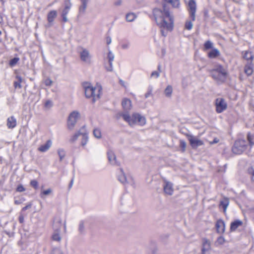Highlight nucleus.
<instances>
[{
  "label": "nucleus",
  "instance_id": "11",
  "mask_svg": "<svg viewBox=\"0 0 254 254\" xmlns=\"http://www.w3.org/2000/svg\"><path fill=\"white\" fill-rule=\"evenodd\" d=\"M188 7L190 16L191 18L192 21H194L195 19V13L196 9V4L195 2L193 0H189Z\"/></svg>",
  "mask_w": 254,
  "mask_h": 254
},
{
  "label": "nucleus",
  "instance_id": "64",
  "mask_svg": "<svg viewBox=\"0 0 254 254\" xmlns=\"http://www.w3.org/2000/svg\"><path fill=\"white\" fill-rule=\"evenodd\" d=\"M1 34V32L0 31V35Z\"/></svg>",
  "mask_w": 254,
  "mask_h": 254
},
{
  "label": "nucleus",
  "instance_id": "58",
  "mask_svg": "<svg viewBox=\"0 0 254 254\" xmlns=\"http://www.w3.org/2000/svg\"><path fill=\"white\" fill-rule=\"evenodd\" d=\"M218 141H219V139H218L217 138H215L214 139L213 141L210 142V143L211 144H214V143H217L218 142Z\"/></svg>",
  "mask_w": 254,
  "mask_h": 254
},
{
  "label": "nucleus",
  "instance_id": "1",
  "mask_svg": "<svg viewBox=\"0 0 254 254\" xmlns=\"http://www.w3.org/2000/svg\"><path fill=\"white\" fill-rule=\"evenodd\" d=\"M153 15L157 25L159 27L161 34L166 37L168 31H171L174 28V17L164 4L163 9L155 8Z\"/></svg>",
  "mask_w": 254,
  "mask_h": 254
},
{
  "label": "nucleus",
  "instance_id": "4",
  "mask_svg": "<svg viewBox=\"0 0 254 254\" xmlns=\"http://www.w3.org/2000/svg\"><path fill=\"white\" fill-rule=\"evenodd\" d=\"M84 89L85 96L87 98L92 97L93 102L99 98L100 92L101 89L98 88L96 89L91 85L89 83H84L83 85Z\"/></svg>",
  "mask_w": 254,
  "mask_h": 254
},
{
  "label": "nucleus",
  "instance_id": "8",
  "mask_svg": "<svg viewBox=\"0 0 254 254\" xmlns=\"http://www.w3.org/2000/svg\"><path fill=\"white\" fill-rule=\"evenodd\" d=\"M215 106L216 112L221 113L226 110L227 104L223 98H218L215 100Z\"/></svg>",
  "mask_w": 254,
  "mask_h": 254
},
{
  "label": "nucleus",
  "instance_id": "43",
  "mask_svg": "<svg viewBox=\"0 0 254 254\" xmlns=\"http://www.w3.org/2000/svg\"><path fill=\"white\" fill-rule=\"evenodd\" d=\"M19 59L18 58H14L9 61V65L11 66H14L17 62L19 61Z\"/></svg>",
  "mask_w": 254,
  "mask_h": 254
},
{
  "label": "nucleus",
  "instance_id": "35",
  "mask_svg": "<svg viewBox=\"0 0 254 254\" xmlns=\"http://www.w3.org/2000/svg\"><path fill=\"white\" fill-rule=\"evenodd\" d=\"M247 139L249 141V145L252 147L254 145V135L250 133L247 134Z\"/></svg>",
  "mask_w": 254,
  "mask_h": 254
},
{
  "label": "nucleus",
  "instance_id": "46",
  "mask_svg": "<svg viewBox=\"0 0 254 254\" xmlns=\"http://www.w3.org/2000/svg\"><path fill=\"white\" fill-rule=\"evenodd\" d=\"M193 24L191 21H187L185 24V27L188 30L192 29Z\"/></svg>",
  "mask_w": 254,
  "mask_h": 254
},
{
  "label": "nucleus",
  "instance_id": "9",
  "mask_svg": "<svg viewBox=\"0 0 254 254\" xmlns=\"http://www.w3.org/2000/svg\"><path fill=\"white\" fill-rule=\"evenodd\" d=\"M188 140L190 141V144L193 148H196L197 147L202 145L203 142L202 140L198 139L197 137H195L191 135H188Z\"/></svg>",
  "mask_w": 254,
  "mask_h": 254
},
{
  "label": "nucleus",
  "instance_id": "25",
  "mask_svg": "<svg viewBox=\"0 0 254 254\" xmlns=\"http://www.w3.org/2000/svg\"><path fill=\"white\" fill-rule=\"evenodd\" d=\"M80 1L81 2V4L79 7V14H82L84 13L85 12L88 0H80Z\"/></svg>",
  "mask_w": 254,
  "mask_h": 254
},
{
  "label": "nucleus",
  "instance_id": "27",
  "mask_svg": "<svg viewBox=\"0 0 254 254\" xmlns=\"http://www.w3.org/2000/svg\"><path fill=\"white\" fill-rule=\"evenodd\" d=\"M57 16V12L56 10L50 11L47 15V20L49 23H52L54 21V19Z\"/></svg>",
  "mask_w": 254,
  "mask_h": 254
},
{
  "label": "nucleus",
  "instance_id": "42",
  "mask_svg": "<svg viewBox=\"0 0 254 254\" xmlns=\"http://www.w3.org/2000/svg\"><path fill=\"white\" fill-rule=\"evenodd\" d=\"M52 190L51 189H48L47 190H45L41 192L40 194L41 197L43 198L44 195H47L50 194L52 192Z\"/></svg>",
  "mask_w": 254,
  "mask_h": 254
},
{
  "label": "nucleus",
  "instance_id": "10",
  "mask_svg": "<svg viewBox=\"0 0 254 254\" xmlns=\"http://www.w3.org/2000/svg\"><path fill=\"white\" fill-rule=\"evenodd\" d=\"M79 54L82 61L87 64L91 63V56L88 50L82 48V51L80 52Z\"/></svg>",
  "mask_w": 254,
  "mask_h": 254
},
{
  "label": "nucleus",
  "instance_id": "7",
  "mask_svg": "<svg viewBox=\"0 0 254 254\" xmlns=\"http://www.w3.org/2000/svg\"><path fill=\"white\" fill-rule=\"evenodd\" d=\"M247 147L246 141L244 139H239L237 140L232 147V152L236 154H240Z\"/></svg>",
  "mask_w": 254,
  "mask_h": 254
},
{
  "label": "nucleus",
  "instance_id": "62",
  "mask_svg": "<svg viewBox=\"0 0 254 254\" xmlns=\"http://www.w3.org/2000/svg\"><path fill=\"white\" fill-rule=\"evenodd\" d=\"M252 179L253 181H254V172H253V175H252Z\"/></svg>",
  "mask_w": 254,
  "mask_h": 254
},
{
  "label": "nucleus",
  "instance_id": "29",
  "mask_svg": "<svg viewBox=\"0 0 254 254\" xmlns=\"http://www.w3.org/2000/svg\"><path fill=\"white\" fill-rule=\"evenodd\" d=\"M16 80L14 82V87L15 89L16 88H21L22 86L21 85V82H22V78L21 76L17 75L16 76Z\"/></svg>",
  "mask_w": 254,
  "mask_h": 254
},
{
  "label": "nucleus",
  "instance_id": "12",
  "mask_svg": "<svg viewBox=\"0 0 254 254\" xmlns=\"http://www.w3.org/2000/svg\"><path fill=\"white\" fill-rule=\"evenodd\" d=\"M163 190L166 194L172 195L174 192L173 184L167 180H164L163 184Z\"/></svg>",
  "mask_w": 254,
  "mask_h": 254
},
{
  "label": "nucleus",
  "instance_id": "49",
  "mask_svg": "<svg viewBox=\"0 0 254 254\" xmlns=\"http://www.w3.org/2000/svg\"><path fill=\"white\" fill-rule=\"evenodd\" d=\"M53 81L51 79L48 78L44 81V83L46 86H51L52 84Z\"/></svg>",
  "mask_w": 254,
  "mask_h": 254
},
{
  "label": "nucleus",
  "instance_id": "3",
  "mask_svg": "<svg viewBox=\"0 0 254 254\" xmlns=\"http://www.w3.org/2000/svg\"><path fill=\"white\" fill-rule=\"evenodd\" d=\"M212 77L218 83H223L227 79L228 72L226 68L220 64H216L209 70Z\"/></svg>",
  "mask_w": 254,
  "mask_h": 254
},
{
  "label": "nucleus",
  "instance_id": "51",
  "mask_svg": "<svg viewBox=\"0 0 254 254\" xmlns=\"http://www.w3.org/2000/svg\"><path fill=\"white\" fill-rule=\"evenodd\" d=\"M30 184L34 188L36 189L37 188L38 182L36 180H32L30 182Z\"/></svg>",
  "mask_w": 254,
  "mask_h": 254
},
{
  "label": "nucleus",
  "instance_id": "33",
  "mask_svg": "<svg viewBox=\"0 0 254 254\" xmlns=\"http://www.w3.org/2000/svg\"><path fill=\"white\" fill-rule=\"evenodd\" d=\"M173 92V88L171 85H168L164 91V94L167 97H170Z\"/></svg>",
  "mask_w": 254,
  "mask_h": 254
},
{
  "label": "nucleus",
  "instance_id": "20",
  "mask_svg": "<svg viewBox=\"0 0 254 254\" xmlns=\"http://www.w3.org/2000/svg\"><path fill=\"white\" fill-rule=\"evenodd\" d=\"M64 7L62 10V14L64 15H67L71 8L72 3L70 0H65L64 3Z\"/></svg>",
  "mask_w": 254,
  "mask_h": 254
},
{
  "label": "nucleus",
  "instance_id": "39",
  "mask_svg": "<svg viewBox=\"0 0 254 254\" xmlns=\"http://www.w3.org/2000/svg\"><path fill=\"white\" fill-rule=\"evenodd\" d=\"M225 242V240L224 237L222 236H220L218 237L215 242L216 245H223Z\"/></svg>",
  "mask_w": 254,
  "mask_h": 254
},
{
  "label": "nucleus",
  "instance_id": "55",
  "mask_svg": "<svg viewBox=\"0 0 254 254\" xmlns=\"http://www.w3.org/2000/svg\"><path fill=\"white\" fill-rule=\"evenodd\" d=\"M67 15H64V14H62V16L63 17V21L64 22H66L68 21V19H67Z\"/></svg>",
  "mask_w": 254,
  "mask_h": 254
},
{
  "label": "nucleus",
  "instance_id": "26",
  "mask_svg": "<svg viewBox=\"0 0 254 254\" xmlns=\"http://www.w3.org/2000/svg\"><path fill=\"white\" fill-rule=\"evenodd\" d=\"M243 57L244 59L248 61V62L253 63L254 57L252 53L248 51L243 52Z\"/></svg>",
  "mask_w": 254,
  "mask_h": 254
},
{
  "label": "nucleus",
  "instance_id": "53",
  "mask_svg": "<svg viewBox=\"0 0 254 254\" xmlns=\"http://www.w3.org/2000/svg\"><path fill=\"white\" fill-rule=\"evenodd\" d=\"M129 44L128 43H124L122 45V48L123 49H127L128 48Z\"/></svg>",
  "mask_w": 254,
  "mask_h": 254
},
{
  "label": "nucleus",
  "instance_id": "34",
  "mask_svg": "<svg viewBox=\"0 0 254 254\" xmlns=\"http://www.w3.org/2000/svg\"><path fill=\"white\" fill-rule=\"evenodd\" d=\"M213 43L209 40L206 41L204 44L203 50L206 51L209 49H212L213 48Z\"/></svg>",
  "mask_w": 254,
  "mask_h": 254
},
{
  "label": "nucleus",
  "instance_id": "24",
  "mask_svg": "<svg viewBox=\"0 0 254 254\" xmlns=\"http://www.w3.org/2000/svg\"><path fill=\"white\" fill-rule=\"evenodd\" d=\"M243 225V222L240 220H236L232 222L230 226L231 231H235L239 227Z\"/></svg>",
  "mask_w": 254,
  "mask_h": 254
},
{
  "label": "nucleus",
  "instance_id": "59",
  "mask_svg": "<svg viewBox=\"0 0 254 254\" xmlns=\"http://www.w3.org/2000/svg\"><path fill=\"white\" fill-rule=\"evenodd\" d=\"M151 94V91H149L148 92H147L146 93H145V97L146 98H147Z\"/></svg>",
  "mask_w": 254,
  "mask_h": 254
},
{
  "label": "nucleus",
  "instance_id": "2",
  "mask_svg": "<svg viewBox=\"0 0 254 254\" xmlns=\"http://www.w3.org/2000/svg\"><path fill=\"white\" fill-rule=\"evenodd\" d=\"M121 116L124 120L131 127L136 125L143 126L146 123L145 117L137 113H133L130 116L127 112H125L122 113Z\"/></svg>",
  "mask_w": 254,
  "mask_h": 254
},
{
  "label": "nucleus",
  "instance_id": "38",
  "mask_svg": "<svg viewBox=\"0 0 254 254\" xmlns=\"http://www.w3.org/2000/svg\"><path fill=\"white\" fill-rule=\"evenodd\" d=\"M93 134L97 138H100L101 137V130L99 128H95L93 130Z\"/></svg>",
  "mask_w": 254,
  "mask_h": 254
},
{
  "label": "nucleus",
  "instance_id": "41",
  "mask_svg": "<svg viewBox=\"0 0 254 254\" xmlns=\"http://www.w3.org/2000/svg\"><path fill=\"white\" fill-rule=\"evenodd\" d=\"M58 155L60 157V160L62 161V159L65 156V152L63 149H59L58 151Z\"/></svg>",
  "mask_w": 254,
  "mask_h": 254
},
{
  "label": "nucleus",
  "instance_id": "30",
  "mask_svg": "<svg viewBox=\"0 0 254 254\" xmlns=\"http://www.w3.org/2000/svg\"><path fill=\"white\" fill-rule=\"evenodd\" d=\"M120 171L121 172V175L119 176V181L123 184H126L127 183V177L123 171V169L122 168L120 169Z\"/></svg>",
  "mask_w": 254,
  "mask_h": 254
},
{
  "label": "nucleus",
  "instance_id": "17",
  "mask_svg": "<svg viewBox=\"0 0 254 254\" xmlns=\"http://www.w3.org/2000/svg\"><path fill=\"white\" fill-rule=\"evenodd\" d=\"M253 64L252 62H248L244 66V72L248 75L250 76L253 73Z\"/></svg>",
  "mask_w": 254,
  "mask_h": 254
},
{
  "label": "nucleus",
  "instance_id": "15",
  "mask_svg": "<svg viewBox=\"0 0 254 254\" xmlns=\"http://www.w3.org/2000/svg\"><path fill=\"white\" fill-rule=\"evenodd\" d=\"M80 133H81V134L80 135V136L81 137V145L82 146H84L86 144L88 138L87 133L85 127H82L80 128Z\"/></svg>",
  "mask_w": 254,
  "mask_h": 254
},
{
  "label": "nucleus",
  "instance_id": "21",
  "mask_svg": "<svg viewBox=\"0 0 254 254\" xmlns=\"http://www.w3.org/2000/svg\"><path fill=\"white\" fill-rule=\"evenodd\" d=\"M52 141L50 140H49L47 141V142L41 146H40L38 148V150L42 152H44L47 151L49 149V148L51 147L52 145Z\"/></svg>",
  "mask_w": 254,
  "mask_h": 254
},
{
  "label": "nucleus",
  "instance_id": "63",
  "mask_svg": "<svg viewBox=\"0 0 254 254\" xmlns=\"http://www.w3.org/2000/svg\"><path fill=\"white\" fill-rule=\"evenodd\" d=\"M2 21V17L1 16H0V23Z\"/></svg>",
  "mask_w": 254,
  "mask_h": 254
},
{
  "label": "nucleus",
  "instance_id": "52",
  "mask_svg": "<svg viewBox=\"0 0 254 254\" xmlns=\"http://www.w3.org/2000/svg\"><path fill=\"white\" fill-rule=\"evenodd\" d=\"M159 75V73L156 71H153L151 74V77L155 76L156 78L158 77Z\"/></svg>",
  "mask_w": 254,
  "mask_h": 254
},
{
  "label": "nucleus",
  "instance_id": "37",
  "mask_svg": "<svg viewBox=\"0 0 254 254\" xmlns=\"http://www.w3.org/2000/svg\"><path fill=\"white\" fill-rule=\"evenodd\" d=\"M78 231L80 234L84 233L85 231V224L83 221H80L78 226Z\"/></svg>",
  "mask_w": 254,
  "mask_h": 254
},
{
  "label": "nucleus",
  "instance_id": "22",
  "mask_svg": "<svg viewBox=\"0 0 254 254\" xmlns=\"http://www.w3.org/2000/svg\"><path fill=\"white\" fill-rule=\"evenodd\" d=\"M220 55L219 51L217 49L213 48L208 54V57L210 59H214L219 57Z\"/></svg>",
  "mask_w": 254,
  "mask_h": 254
},
{
  "label": "nucleus",
  "instance_id": "47",
  "mask_svg": "<svg viewBox=\"0 0 254 254\" xmlns=\"http://www.w3.org/2000/svg\"><path fill=\"white\" fill-rule=\"evenodd\" d=\"M52 254H63V252L59 249H54Z\"/></svg>",
  "mask_w": 254,
  "mask_h": 254
},
{
  "label": "nucleus",
  "instance_id": "61",
  "mask_svg": "<svg viewBox=\"0 0 254 254\" xmlns=\"http://www.w3.org/2000/svg\"><path fill=\"white\" fill-rule=\"evenodd\" d=\"M64 231H66V225H65V221L64 222Z\"/></svg>",
  "mask_w": 254,
  "mask_h": 254
},
{
  "label": "nucleus",
  "instance_id": "31",
  "mask_svg": "<svg viewBox=\"0 0 254 254\" xmlns=\"http://www.w3.org/2000/svg\"><path fill=\"white\" fill-rule=\"evenodd\" d=\"M80 133V128L76 132H75L72 136H71L69 140V142L71 143L75 142L77 140L78 138L81 135V133Z\"/></svg>",
  "mask_w": 254,
  "mask_h": 254
},
{
  "label": "nucleus",
  "instance_id": "18",
  "mask_svg": "<svg viewBox=\"0 0 254 254\" xmlns=\"http://www.w3.org/2000/svg\"><path fill=\"white\" fill-rule=\"evenodd\" d=\"M216 227L218 233L222 234L225 232V223L223 221L218 220L216 224Z\"/></svg>",
  "mask_w": 254,
  "mask_h": 254
},
{
  "label": "nucleus",
  "instance_id": "54",
  "mask_svg": "<svg viewBox=\"0 0 254 254\" xmlns=\"http://www.w3.org/2000/svg\"><path fill=\"white\" fill-rule=\"evenodd\" d=\"M19 221L20 223H23L24 222V216L23 215L20 214L19 216Z\"/></svg>",
  "mask_w": 254,
  "mask_h": 254
},
{
  "label": "nucleus",
  "instance_id": "36",
  "mask_svg": "<svg viewBox=\"0 0 254 254\" xmlns=\"http://www.w3.org/2000/svg\"><path fill=\"white\" fill-rule=\"evenodd\" d=\"M136 16L133 13H129L127 14L126 19L127 21L132 22L135 18Z\"/></svg>",
  "mask_w": 254,
  "mask_h": 254
},
{
  "label": "nucleus",
  "instance_id": "56",
  "mask_svg": "<svg viewBox=\"0 0 254 254\" xmlns=\"http://www.w3.org/2000/svg\"><path fill=\"white\" fill-rule=\"evenodd\" d=\"M112 42V39L110 37H107L106 38V43L108 45H109Z\"/></svg>",
  "mask_w": 254,
  "mask_h": 254
},
{
  "label": "nucleus",
  "instance_id": "45",
  "mask_svg": "<svg viewBox=\"0 0 254 254\" xmlns=\"http://www.w3.org/2000/svg\"><path fill=\"white\" fill-rule=\"evenodd\" d=\"M53 106V102L51 100H47L45 103V107L50 109Z\"/></svg>",
  "mask_w": 254,
  "mask_h": 254
},
{
  "label": "nucleus",
  "instance_id": "50",
  "mask_svg": "<svg viewBox=\"0 0 254 254\" xmlns=\"http://www.w3.org/2000/svg\"><path fill=\"white\" fill-rule=\"evenodd\" d=\"M32 205V204L31 202L29 203L25 207H24L22 208V211H24L26 210L27 209L30 208L31 207Z\"/></svg>",
  "mask_w": 254,
  "mask_h": 254
},
{
  "label": "nucleus",
  "instance_id": "44",
  "mask_svg": "<svg viewBox=\"0 0 254 254\" xmlns=\"http://www.w3.org/2000/svg\"><path fill=\"white\" fill-rule=\"evenodd\" d=\"M186 143L185 141L181 140L180 141V146L182 149V151L184 152L186 148Z\"/></svg>",
  "mask_w": 254,
  "mask_h": 254
},
{
  "label": "nucleus",
  "instance_id": "6",
  "mask_svg": "<svg viewBox=\"0 0 254 254\" xmlns=\"http://www.w3.org/2000/svg\"><path fill=\"white\" fill-rule=\"evenodd\" d=\"M81 115L77 111L71 112L67 119V127L69 129H73L78 120H80Z\"/></svg>",
  "mask_w": 254,
  "mask_h": 254
},
{
  "label": "nucleus",
  "instance_id": "57",
  "mask_svg": "<svg viewBox=\"0 0 254 254\" xmlns=\"http://www.w3.org/2000/svg\"><path fill=\"white\" fill-rule=\"evenodd\" d=\"M119 83L123 87L126 88V86L125 85V82L124 81H123V80L122 79H120L119 80Z\"/></svg>",
  "mask_w": 254,
  "mask_h": 254
},
{
  "label": "nucleus",
  "instance_id": "40",
  "mask_svg": "<svg viewBox=\"0 0 254 254\" xmlns=\"http://www.w3.org/2000/svg\"><path fill=\"white\" fill-rule=\"evenodd\" d=\"M25 200V199L23 197H19L17 198H15L14 204L16 205H19L22 203Z\"/></svg>",
  "mask_w": 254,
  "mask_h": 254
},
{
  "label": "nucleus",
  "instance_id": "19",
  "mask_svg": "<svg viewBox=\"0 0 254 254\" xmlns=\"http://www.w3.org/2000/svg\"><path fill=\"white\" fill-rule=\"evenodd\" d=\"M122 105L125 111H128L131 108V102L127 98H124L122 100Z\"/></svg>",
  "mask_w": 254,
  "mask_h": 254
},
{
  "label": "nucleus",
  "instance_id": "48",
  "mask_svg": "<svg viewBox=\"0 0 254 254\" xmlns=\"http://www.w3.org/2000/svg\"><path fill=\"white\" fill-rule=\"evenodd\" d=\"M25 189L22 185L18 186L16 189V191L18 192H23L25 191Z\"/></svg>",
  "mask_w": 254,
  "mask_h": 254
},
{
  "label": "nucleus",
  "instance_id": "23",
  "mask_svg": "<svg viewBox=\"0 0 254 254\" xmlns=\"http://www.w3.org/2000/svg\"><path fill=\"white\" fill-rule=\"evenodd\" d=\"M229 204V200L227 197L223 198L220 202L219 206L223 208L224 212H226L227 208Z\"/></svg>",
  "mask_w": 254,
  "mask_h": 254
},
{
  "label": "nucleus",
  "instance_id": "14",
  "mask_svg": "<svg viewBox=\"0 0 254 254\" xmlns=\"http://www.w3.org/2000/svg\"><path fill=\"white\" fill-rule=\"evenodd\" d=\"M211 250V242L206 238L202 239V248L201 250V254H205L206 252Z\"/></svg>",
  "mask_w": 254,
  "mask_h": 254
},
{
  "label": "nucleus",
  "instance_id": "13",
  "mask_svg": "<svg viewBox=\"0 0 254 254\" xmlns=\"http://www.w3.org/2000/svg\"><path fill=\"white\" fill-rule=\"evenodd\" d=\"M108 160L110 163L114 166H119L120 163L117 161L116 156L115 153L112 151L109 150L107 153Z\"/></svg>",
  "mask_w": 254,
  "mask_h": 254
},
{
  "label": "nucleus",
  "instance_id": "5",
  "mask_svg": "<svg viewBox=\"0 0 254 254\" xmlns=\"http://www.w3.org/2000/svg\"><path fill=\"white\" fill-rule=\"evenodd\" d=\"M62 226V220L61 218H58L54 221L53 224L54 232L51 237L53 241L60 242L62 240L60 232Z\"/></svg>",
  "mask_w": 254,
  "mask_h": 254
},
{
  "label": "nucleus",
  "instance_id": "32",
  "mask_svg": "<svg viewBox=\"0 0 254 254\" xmlns=\"http://www.w3.org/2000/svg\"><path fill=\"white\" fill-rule=\"evenodd\" d=\"M166 2L170 3L174 8H178L180 6L179 0H164Z\"/></svg>",
  "mask_w": 254,
  "mask_h": 254
},
{
  "label": "nucleus",
  "instance_id": "60",
  "mask_svg": "<svg viewBox=\"0 0 254 254\" xmlns=\"http://www.w3.org/2000/svg\"><path fill=\"white\" fill-rule=\"evenodd\" d=\"M73 179L71 180L70 182V184L69 185V188H71L72 186V185H73Z\"/></svg>",
  "mask_w": 254,
  "mask_h": 254
},
{
  "label": "nucleus",
  "instance_id": "28",
  "mask_svg": "<svg viewBox=\"0 0 254 254\" xmlns=\"http://www.w3.org/2000/svg\"><path fill=\"white\" fill-rule=\"evenodd\" d=\"M16 125V119L13 117H10L7 119V126L9 128H14Z\"/></svg>",
  "mask_w": 254,
  "mask_h": 254
},
{
  "label": "nucleus",
  "instance_id": "16",
  "mask_svg": "<svg viewBox=\"0 0 254 254\" xmlns=\"http://www.w3.org/2000/svg\"><path fill=\"white\" fill-rule=\"evenodd\" d=\"M108 59L109 64L108 66H106V68L108 71L113 70V62L114 60V55L111 51H109L108 54Z\"/></svg>",
  "mask_w": 254,
  "mask_h": 254
}]
</instances>
